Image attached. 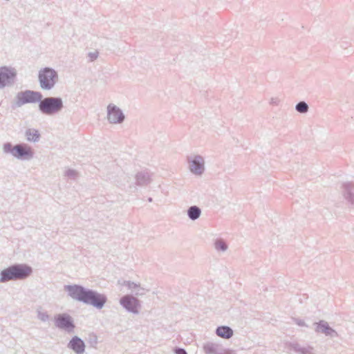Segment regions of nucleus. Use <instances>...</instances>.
Returning <instances> with one entry per match:
<instances>
[{
  "label": "nucleus",
  "mask_w": 354,
  "mask_h": 354,
  "mask_svg": "<svg viewBox=\"0 0 354 354\" xmlns=\"http://www.w3.org/2000/svg\"><path fill=\"white\" fill-rule=\"evenodd\" d=\"M308 105L304 101H300L295 106V110L300 113H306L308 111Z\"/></svg>",
  "instance_id": "23"
},
{
  "label": "nucleus",
  "mask_w": 354,
  "mask_h": 354,
  "mask_svg": "<svg viewBox=\"0 0 354 354\" xmlns=\"http://www.w3.org/2000/svg\"><path fill=\"white\" fill-rule=\"evenodd\" d=\"M55 325L68 333H73L75 327L73 317L67 313H59L54 317Z\"/></svg>",
  "instance_id": "7"
},
{
  "label": "nucleus",
  "mask_w": 354,
  "mask_h": 354,
  "mask_svg": "<svg viewBox=\"0 0 354 354\" xmlns=\"http://www.w3.org/2000/svg\"><path fill=\"white\" fill-rule=\"evenodd\" d=\"M214 248L218 252H225L227 250V244L222 239H216L214 241Z\"/></svg>",
  "instance_id": "21"
},
{
  "label": "nucleus",
  "mask_w": 354,
  "mask_h": 354,
  "mask_svg": "<svg viewBox=\"0 0 354 354\" xmlns=\"http://www.w3.org/2000/svg\"><path fill=\"white\" fill-rule=\"evenodd\" d=\"M38 80L41 89H52L58 80L57 72L52 68L46 67L39 71Z\"/></svg>",
  "instance_id": "5"
},
{
  "label": "nucleus",
  "mask_w": 354,
  "mask_h": 354,
  "mask_svg": "<svg viewBox=\"0 0 354 354\" xmlns=\"http://www.w3.org/2000/svg\"><path fill=\"white\" fill-rule=\"evenodd\" d=\"M174 353L175 354H187V351L184 349V348H176L174 349Z\"/></svg>",
  "instance_id": "29"
},
{
  "label": "nucleus",
  "mask_w": 354,
  "mask_h": 354,
  "mask_svg": "<svg viewBox=\"0 0 354 354\" xmlns=\"http://www.w3.org/2000/svg\"><path fill=\"white\" fill-rule=\"evenodd\" d=\"M148 201H149V202H151V201H152V198H148Z\"/></svg>",
  "instance_id": "32"
},
{
  "label": "nucleus",
  "mask_w": 354,
  "mask_h": 354,
  "mask_svg": "<svg viewBox=\"0 0 354 354\" xmlns=\"http://www.w3.org/2000/svg\"><path fill=\"white\" fill-rule=\"evenodd\" d=\"M3 151L6 154H11L18 160H30L33 158V151L31 147L26 143H19L12 145L11 142H5L3 145Z\"/></svg>",
  "instance_id": "3"
},
{
  "label": "nucleus",
  "mask_w": 354,
  "mask_h": 354,
  "mask_svg": "<svg viewBox=\"0 0 354 354\" xmlns=\"http://www.w3.org/2000/svg\"><path fill=\"white\" fill-rule=\"evenodd\" d=\"M37 318L41 322H47L49 319V315L46 312L37 310Z\"/></svg>",
  "instance_id": "26"
},
{
  "label": "nucleus",
  "mask_w": 354,
  "mask_h": 354,
  "mask_svg": "<svg viewBox=\"0 0 354 354\" xmlns=\"http://www.w3.org/2000/svg\"><path fill=\"white\" fill-rule=\"evenodd\" d=\"M271 103H272V104L275 103V102H274V99H272V102H271Z\"/></svg>",
  "instance_id": "33"
},
{
  "label": "nucleus",
  "mask_w": 354,
  "mask_h": 354,
  "mask_svg": "<svg viewBox=\"0 0 354 354\" xmlns=\"http://www.w3.org/2000/svg\"><path fill=\"white\" fill-rule=\"evenodd\" d=\"M187 214L189 219L195 221L201 216V209L196 205H192L187 209Z\"/></svg>",
  "instance_id": "18"
},
{
  "label": "nucleus",
  "mask_w": 354,
  "mask_h": 354,
  "mask_svg": "<svg viewBox=\"0 0 354 354\" xmlns=\"http://www.w3.org/2000/svg\"><path fill=\"white\" fill-rule=\"evenodd\" d=\"M216 334L220 337L230 339L233 335V330L229 326H221L216 328Z\"/></svg>",
  "instance_id": "15"
},
{
  "label": "nucleus",
  "mask_w": 354,
  "mask_h": 354,
  "mask_svg": "<svg viewBox=\"0 0 354 354\" xmlns=\"http://www.w3.org/2000/svg\"><path fill=\"white\" fill-rule=\"evenodd\" d=\"M17 71L15 68L8 66L0 67V88L11 86L15 82Z\"/></svg>",
  "instance_id": "10"
},
{
  "label": "nucleus",
  "mask_w": 354,
  "mask_h": 354,
  "mask_svg": "<svg viewBox=\"0 0 354 354\" xmlns=\"http://www.w3.org/2000/svg\"><path fill=\"white\" fill-rule=\"evenodd\" d=\"M42 98V94L39 91L26 90L17 93L15 97L16 107H21L25 104L39 102Z\"/></svg>",
  "instance_id": "6"
},
{
  "label": "nucleus",
  "mask_w": 354,
  "mask_h": 354,
  "mask_svg": "<svg viewBox=\"0 0 354 354\" xmlns=\"http://www.w3.org/2000/svg\"><path fill=\"white\" fill-rule=\"evenodd\" d=\"M341 192L344 198L351 205H354V183L352 182H346L342 183L341 186Z\"/></svg>",
  "instance_id": "13"
},
{
  "label": "nucleus",
  "mask_w": 354,
  "mask_h": 354,
  "mask_svg": "<svg viewBox=\"0 0 354 354\" xmlns=\"http://www.w3.org/2000/svg\"><path fill=\"white\" fill-rule=\"evenodd\" d=\"M125 115L122 111L116 105L110 104L107 106V120L111 124H121Z\"/></svg>",
  "instance_id": "11"
},
{
  "label": "nucleus",
  "mask_w": 354,
  "mask_h": 354,
  "mask_svg": "<svg viewBox=\"0 0 354 354\" xmlns=\"http://www.w3.org/2000/svg\"><path fill=\"white\" fill-rule=\"evenodd\" d=\"M146 290L140 286L139 284L138 287H137L135 291V297L143 296L145 294Z\"/></svg>",
  "instance_id": "28"
},
{
  "label": "nucleus",
  "mask_w": 354,
  "mask_h": 354,
  "mask_svg": "<svg viewBox=\"0 0 354 354\" xmlns=\"http://www.w3.org/2000/svg\"><path fill=\"white\" fill-rule=\"evenodd\" d=\"M32 272V268L27 264H13L0 272V283L9 281L23 280L28 278Z\"/></svg>",
  "instance_id": "2"
},
{
  "label": "nucleus",
  "mask_w": 354,
  "mask_h": 354,
  "mask_svg": "<svg viewBox=\"0 0 354 354\" xmlns=\"http://www.w3.org/2000/svg\"><path fill=\"white\" fill-rule=\"evenodd\" d=\"M187 162L190 171L197 176L201 175L205 170V160L200 155L188 156Z\"/></svg>",
  "instance_id": "9"
},
{
  "label": "nucleus",
  "mask_w": 354,
  "mask_h": 354,
  "mask_svg": "<svg viewBox=\"0 0 354 354\" xmlns=\"http://www.w3.org/2000/svg\"><path fill=\"white\" fill-rule=\"evenodd\" d=\"M294 321L299 326H307L304 320L299 319H294Z\"/></svg>",
  "instance_id": "30"
},
{
  "label": "nucleus",
  "mask_w": 354,
  "mask_h": 354,
  "mask_svg": "<svg viewBox=\"0 0 354 354\" xmlns=\"http://www.w3.org/2000/svg\"><path fill=\"white\" fill-rule=\"evenodd\" d=\"M118 283L122 286H127L129 290L136 291L137 287H138L140 283H136L135 282H132L130 281H122L120 280L118 281Z\"/></svg>",
  "instance_id": "24"
},
{
  "label": "nucleus",
  "mask_w": 354,
  "mask_h": 354,
  "mask_svg": "<svg viewBox=\"0 0 354 354\" xmlns=\"http://www.w3.org/2000/svg\"><path fill=\"white\" fill-rule=\"evenodd\" d=\"M290 348L292 349L295 352L300 354H313V348L310 346L304 347L299 345L298 343H290Z\"/></svg>",
  "instance_id": "17"
},
{
  "label": "nucleus",
  "mask_w": 354,
  "mask_h": 354,
  "mask_svg": "<svg viewBox=\"0 0 354 354\" xmlns=\"http://www.w3.org/2000/svg\"><path fill=\"white\" fill-rule=\"evenodd\" d=\"M98 56H99V53L97 50H95L92 52H89L87 54V57L88 58L89 62H92L95 61V59H97Z\"/></svg>",
  "instance_id": "27"
},
{
  "label": "nucleus",
  "mask_w": 354,
  "mask_h": 354,
  "mask_svg": "<svg viewBox=\"0 0 354 354\" xmlns=\"http://www.w3.org/2000/svg\"><path fill=\"white\" fill-rule=\"evenodd\" d=\"M68 348L73 351L76 354H83L85 351V344L80 337L74 336L69 341Z\"/></svg>",
  "instance_id": "14"
},
{
  "label": "nucleus",
  "mask_w": 354,
  "mask_h": 354,
  "mask_svg": "<svg viewBox=\"0 0 354 354\" xmlns=\"http://www.w3.org/2000/svg\"><path fill=\"white\" fill-rule=\"evenodd\" d=\"M136 184L139 186H145L151 182L149 174L147 171L138 172L136 176Z\"/></svg>",
  "instance_id": "16"
},
{
  "label": "nucleus",
  "mask_w": 354,
  "mask_h": 354,
  "mask_svg": "<svg viewBox=\"0 0 354 354\" xmlns=\"http://www.w3.org/2000/svg\"><path fill=\"white\" fill-rule=\"evenodd\" d=\"M221 354H236V353L232 351L227 350V351H225L223 353H221Z\"/></svg>",
  "instance_id": "31"
},
{
  "label": "nucleus",
  "mask_w": 354,
  "mask_h": 354,
  "mask_svg": "<svg viewBox=\"0 0 354 354\" xmlns=\"http://www.w3.org/2000/svg\"><path fill=\"white\" fill-rule=\"evenodd\" d=\"M64 108V102L59 97H46L39 101V110L46 115H54Z\"/></svg>",
  "instance_id": "4"
},
{
  "label": "nucleus",
  "mask_w": 354,
  "mask_h": 354,
  "mask_svg": "<svg viewBox=\"0 0 354 354\" xmlns=\"http://www.w3.org/2000/svg\"><path fill=\"white\" fill-rule=\"evenodd\" d=\"M315 330L318 333L324 334L326 336L330 337H336L338 336L337 333L332 328L328 323L324 320H320L319 322H315Z\"/></svg>",
  "instance_id": "12"
},
{
  "label": "nucleus",
  "mask_w": 354,
  "mask_h": 354,
  "mask_svg": "<svg viewBox=\"0 0 354 354\" xmlns=\"http://www.w3.org/2000/svg\"><path fill=\"white\" fill-rule=\"evenodd\" d=\"M205 354H221L218 352V346L214 343L207 342L203 345Z\"/></svg>",
  "instance_id": "20"
},
{
  "label": "nucleus",
  "mask_w": 354,
  "mask_h": 354,
  "mask_svg": "<svg viewBox=\"0 0 354 354\" xmlns=\"http://www.w3.org/2000/svg\"><path fill=\"white\" fill-rule=\"evenodd\" d=\"M25 136L29 142H37L39 140L40 133L37 129H28L26 131Z\"/></svg>",
  "instance_id": "19"
},
{
  "label": "nucleus",
  "mask_w": 354,
  "mask_h": 354,
  "mask_svg": "<svg viewBox=\"0 0 354 354\" xmlns=\"http://www.w3.org/2000/svg\"><path fill=\"white\" fill-rule=\"evenodd\" d=\"M64 290L73 299L102 309L107 301L106 296L81 285H66Z\"/></svg>",
  "instance_id": "1"
},
{
  "label": "nucleus",
  "mask_w": 354,
  "mask_h": 354,
  "mask_svg": "<svg viewBox=\"0 0 354 354\" xmlns=\"http://www.w3.org/2000/svg\"><path fill=\"white\" fill-rule=\"evenodd\" d=\"M120 180H114V183L118 187H122L126 185V183H129L130 180V177L128 176L124 173H122L119 176Z\"/></svg>",
  "instance_id": "22"
},
{
  "label": "nucleus",
  "mask_w": 354,
  "mask_h": 354,
  "mask_svg": "<svg viewBox=\"0 0 354 354\" xmlns=\"http://www.w3.org/2000/svg\"><path fill=\"white\" fill-rule=\"evenodd\" d=\"M119 302L127 312L135 315L139 313V309L141 307L140 301L133 295L127 294L122 296Z\"/></svg>",
  "instance_id": "8"
},
{
  "label": "nucleus",
  "mask_w": 354,
  "mask_h": 354,
  "mask_svg": "<svg viewBox=\"0 0 354 354\" xmlns=\"http://www.w3.org/2000/svg\"><path fill=\"white\" fill-rule=\"evenodd\" d=\"M64 175L71 180H75L78 176V173L74 169H68L66 170Z\"/></svg>",
  "instance_id": "25"
}]
</instances>
